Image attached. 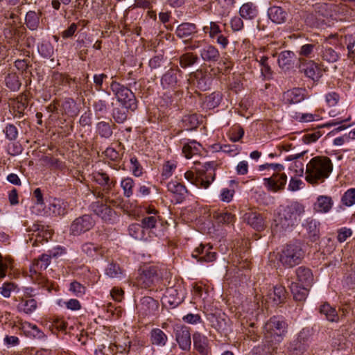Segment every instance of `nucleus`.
I'll return each instance as SVG.
<instances>
[{
	"label": "nucleus",
	"mask_w": 355,
	"mask_h": 355,
	"mask_svg": "<svg viewBox=\"0 0 355 355\" xmlns=\"http://www.w3.org/2000/svg\"><path fill=\"white\" fill-rule=\"evenodd\" d=\"M333 171V163L327 156L313 157L306 166L305 180L313 185L323 182Z\"/></svg>",
	"instance_id": "nucleus-1"
},
{
	"label": "nucleus",
	"mask_w": 355,
	"mask_h": 355,
	"mask_svg": "<svg viewBox=\"0 0 355 355\" xmlns=\"http://www.w3.org/2000/svg\"><path fill=\"white\" fill-rule=\"evenodd\" d=\"M305 212L304 206L293 201L286 206H281L275 219L276 226L282 230H286L297 225Z\"/></svg>",
	"instance_id": "nucleus-2"
},
{
	"label": "nucleus",
	"mask_w": 355,
	"mask_h": 355,
	"mask_svg": "<svg viewBox=\"0 0 355 355\" xmlns=\"http://www.w3.org/2000/svg\"><path fill=\"white\" fill-rule=\"evenodd\" d=\"M216 166L215 162H206L202 168L196 170V174L192 171H187L184 178L198 188L207 189L215 180Z\"/></svg>",
	"instance_id": "nucleus-3"
},
{
	"label": "nucleus",
	"mask_w": 355,
	"mask_h": 355,
	"mask_svg": "<svg viewBox=\"0 0 355 355\" xmlns=\"http://www.w3.org/2000/svg\"><path fill=\"white\" fill-rule=\"evenodd\" d=\"M305 256V251L299 243H288L278 252V261L284 268H292L299 265Z\"/></svg>",
	"instance_id": "nucleus-4"
},
{
	"label": "nucleus",
	"mask_w": 355,
	"mask_h": 355,
	"mask_svg": "<svg viewBox=\"0 0 355 355\" xmlns=\"http://www.w3.org/2000/svg\"><path fill=\"white\" fill-rule=\"evenodd\" d=\"M287 329L288 324L284 320L279 316H272L263 326V340L279 345L287 332Z\"/></svg>",
	"instance_id": "nucleus-5"
},
{
	"label": "nucleus",
	"mask_w": 355,
	"mask_h": 355,
	"mask_svg": "<svg viewBox=\"0 0 355 355\" xmlns=\"http://www.w3.org/2000/svg\"><path fill=\"white\" fill-rule=\"evenodd\" d=\"M110 89L117 101L126 110L135 111L137 109V101L131 89L116 80L112 81Z\"/></svg>",
	"instance_id": "nucleus-6"
},
{
	"label": "nucleus",
	"mask_w": 355,
	"mask_h": 355,
	"mask_svg": "<svg viewBox=\"0 0 355 355\" xmlns=\"http://www.w3.org/2000/svg\"><path fill=\"white\" fill-rule=\"evenodd\" d=\"M162 278L161 269L158 266H143L138 270L135 284L141 288H148Z\"/></svg>",
	"instance_id": "nucleus-7"
},
{
	"label": "nucleus",
	"mask_w": 355,
	"mask_h": 355,
	"mask_svg": "<svg viewBox=\"0 0 355 355\" xmlns=\"http://www.w3.org/2000/svg\"><path fill=\"white\" fill-rule=\"evenodd\" d=\"M182 71L178 67L171 68L161 78V85L164 89L174 91L180 87Z\"/></svg>",
	"instance_id": "nucleus-8"
},
{
	"label": "nucleus",
	"mask_w": 355,
	"mask_h": 355,
	"mask_svg": "<svg viewBox=\"0 0 355 355\" xmlns=\"http://www.w3.org/2000/svg\"><path fill=\"white\" fill-rule=\"evenodd\" d=\"M95 225V220L88 214L76 218L70 225V234L79 236L92 230Z\"/></svg>",
	"instance_id": "nucleus-9"
},
{
	"label": "nucleus",
	"mask_w": 355,
	"mask_h": 355,
	"mask_svg": "<svg viewBox=\"0 0 355 355\" xmlns=\"http://www.w3.org/2000/svg\"><path fill=\"white\" fill-rule=\"evenodd\" d=\"M137 309L139 317L153 316L158 313L159 302L151 297L145 296L140 300L137 305Z\"/></svg>",
	"instance_id": "nucleus-10"
},
{
	"label": "nucleus",
	"mask_w": 355,
	"mask_h": 355,
	"mask_svg": "<svg viewBox=\"0 0 355 355\" xmlns=\"http://www.w3.org/2000/svg\"><path fill=\"white\" fill-rule=\"evenodd\" d=\"M287 176L284 173H274L271 177L263 178V184L269 191L278 192L284 189Z\"/></svg>",
	"instance_id": "nucleus-11"
},
{
	"label": "nucleus",
	"mask_w": 355,
	"mask_h": 355,
	"mask_svg": "<svg viewBox=\"0 0 355 355\" xmlns=\"http://www.w3.org/2000/svg\"><path fill=\"white\" fill-rule=\"evenodd\" d=\"M173 332L175 340L178 343L180 348L184 351H189L191 345L189 327L182 324H177L174 327Z\"/></svg>",
	"instance_id": "nucleus-12"
},
{
	"label": "nucleus",
	"mask_w": 355,
	"mask_h": 355,
	"mask_svg": "<svg viewBox=\"0 0 355 355\" xmlns=\"http://www.w3.org/2000/svg\"><path fill=\"white\" fill-rule=\"evenodd\" d=\"M63 250L61 248H58L55 251H49V254H42L38 259H35L30 268L31 272H41L49 266L51 259L61 254Z\"/></svg>",
	"instance_id": "nucleus-13"
},
{
	"label": "nucleus",
	"mask_w": 355,
	"mask_h": 355,
	"mask_svg": "<svg viewBox=\"0 0 355 355\" xmlns=\"http://www.w3.org/2000/svg\"><path fill=\"white\" fill-rule=\"evenodd\" d=\"M166 188L167 191L170 193L175 203L182 202L189 193L184 184L175 180L168 182Z\"/></svg>",
	"instance_id": "nucleus-14"
},
{
	"label": "nucleus",
	"mask_w": 355,
	"mask_h": 355,
	"mask_svg": "<svg viewBox=\"0 0 355 355\" xmlns=\"http://www.w3.org/2000/svg\"><path fill=\"white\" fill-rule=\"evenodd\" d=\"M90 207L91 210L105 222L112 223L114 221L116 213L109 205L97 201L92 202Z\"/></svg>",
	"instance_id": "nucleus-15"
},
{
	"label": "nucleus",
	"mask_w": 355,
	"mask_h": 355,
	"mask_svg": "<svg viewBox=\"0 0 355 355\" xmlns=\"http://www.w3.org/2000/svg\"><path fill=\"white\" fill-rule=\"evenodd\" d=\"M212 248V246L209 244H200L195 249L192 256L197 259L198 261H213L216 260L217 254L211 251Z\"/></svg>",
	"instance_id": "nucleus-16"
},
{
	"label": "nucleus",
	"mask_w": 355,
	"mask_h": 355,
	"mask_svg": "<svg viewBox=\"0 0 355 355\" xmlns=\"http://www.w3.org/2000/svg\"><path fill=\"white\" fill-rule=\"evenodd\" d=\"M306 98V89L295 87L283 94V101L286 104L291 105L302 102Z\"/></svg>",
	"instance_id": "nucleus-17"
},
{
	"label": "nucleus",
	"mask_w": 355,
	"mask_h": 355,
	"mask_svg": "<svg viewBox=\"0 0 355 355\" xmlns=\"http://www.w3.org/2000/svg\"><path fill=\"white\" fill-rule=\"evenodd\" d=\"M194 348L200 355H209L211 352L209 340L207 336L199 332L193 335Z\"/></svg>",
	"instance_id": "nucleus-18"
},
{
	"label": "nucleus",
	"mask_w": 355,
	"mask_h": 355,
	"mask_svg": "<svg viewBox=\"0 0 355 355\" xmlns=\"http://www.w3.org/2000/svg\"><path fill=\"white\" fill-rule=\"evenodd\" d=\"M301 71L304 75L313 81H318L321 77V72L318 65L313 60H305L300 66Z\"/></svg>",
	"instance_id": "nucleus-19"
},
{
	"label": "nucleus",
	"mask_w": 355,
	"mask_h": 355,
	"mask_svg": "<svg viewBox=\"0 0 355 355\" xmlns=\"http://www.w3.org/2000/svg\"><path fill=\"white\" fill-rule=\"evenodd\" d=\"M244 218L249 225L257 231H261L266 227L265 219L260 213L256 211L246 213Z\"/></svg>",
	"instance_id": "nucleus-20"
},
{
	"label": "nucleus",
	"mask_w": 355,
	"mask_h": 355,
	"mask_svg": "<svg viewBox=\"0 0 355 355\" xmlns=\"http://www.w3.org/2000/svg\"><path fill=\"white\" fill-rule=\"evenodd\" d=\"M69 205L67 202L60 198H53L50 200L48 209L55 216H64L67 212Z\"/></svg>",
	"instance_id": "nucleus-21"
},
{
	"label": "nucleus",
	"mask_w": 355,
	"mask_h": 355,
	"mask_svg": "<svg viewBox=\"0 0 355 355\" xmlns=\"http://www.w3.org/2000/svg\"><path fill=\"white\" fill-rule=\"evenodd\" d=\"M200 57L207 62H216L219 60L220 55L218 49L211 45L207 44L200 50Z\"/></svg>",
	"instance_id": "nucleus-22"
},
{
	"label": "nucleus",
	"mask_w": 355,
	"mask_h": 355,
	"mask_svg": "<svg viewBox=\"0 0 355 355\" xmlns=\"http://www.w3.org/2000/svg\"><path fill=\"white\" fill-rule=\"evenodd\" d=\"M278 346V344L263 340L262 345H258L252 349L251 355H276Z\"/></svg>",
	"instance_id": "nucleus-23"
},
{
	"label": "nucleus",
	"mask_w": 355,
	"mask_h": 355,
	"mask_svg": "<svg viewBox=\"0 0 355 355\" xmlns=\"http://www.w3.org/2000/svg\"><path fill=\"white\" fill-rule=\"evenodd\" d=\"M269 19L274 23L280 24L286 22L288 13L280 6H272L268 10Z\"/></svg>",
	"instance_id": "nucleus-24"
},
{
	"label": "nucleus",
	"mask_w": 355,
	"mask_h": 355,
	"mask_svg": "<svg viewBox=\"0 0 355 355\" xmlns=\"http://www.w3.org/2000/svg\"><path fill=\"white\" fill-rule=\"evenodd\" d=\"M82 252L89 257L94 258L96 255L104 256L105 248L92 242H86L82 245Z\"/></svg>",
	"instance_id": "nucleus-25"
},
{
	"label": "nucleus",
	"mask_w": 355,
	"mask_h": 355,
	"mask_svg": "<svg viewBox=\"0 0 355 355\" xmlns=\"http://www.w3.org/2000/svg\"><path fill=\"white\" fill-rule=\"evenodd\" d=\"M150 343L157 347H164L168 342L167 335L159 328H153L150 332Z\"/></svg>",
	"instance_id": "nucleus-26"
},
{
	"label": "nucleus",
	"mask_w": 355,
	"mask_h": 355,
	"mask_svg": "<svg viewBox=\"0 0 355 355\" xmlns=\"http://www.w3.org/2000/svg\"><path fill=\"white\" fill-rule=\"evenodd\" d=\"M333 200L330 196H319L313 205V209L319 213L329 212L333 206Z\"/></svg>",
	"instance_id": "nucleus-27"
},
{
	"label": "nucleus",
	"mask_w": 355,
	"mask_h": 355,
	"mask_svg": "<svg viewBox=\"0 0 355 355\" xmlns=\"http://www.w3.org/2000/svg\"><path fill=\"white\" fill-rule=\"evenodd\" d=\"M259 10L252 2L243 3L239 9L240 16L245 20H253L257 17Z\"/></svg>",
	"instance_id": "nucleus-28"
},
{
	"label": "nucleus",
	"mask_w": 355,
	"mask_h": 355,
	"mask_svg": "<svg viewBox=\"0 0 355 355\" xmlns=\"http://www.w3.org/2000/svg\"><path fill=\"white\" fill-rule=\"evenodd\" d=\"M213 218L218 225H234L236 220L235 215L224 210H217L213 212Z\"/></svg>",
	"instance_id": "nucleus-29"
},
{
	"label": "nucleus",
	"mask_w": 355,
	"mask_h": 355,
	"mask_svg": "<svg viewBox=\"0 0 355 355\" xmlns=\"http://www.w3.org/2000/svg\"><path fill=\"white\" fill-rule=\"evenodd\" d=\"M297 278L299 282L303 286H309L313 282V274L311 270L304 266H300L295 270Z\"/></svg>",
	"instance_id": "nucleus-30"
},
{
	"label": "nucleus",
	"mask_w": 355,
	"mask_h": 355,
	"mask_svg": "<svg viewBox=\"0 0 355 355\" xmlns=\"http://www.w3.org/2000/svg\"><path fill=\"white\" fill-rule=\"evenodd\" d=\"M198 31L195 24L184 22L180 24L176 29L175 33L180 38L188 37Z\"/></svg>",
	"instance_id": "nucleus-31"
},
{
	"label": "nucleus",
	"mask_w": 355,
	"mask_h": 355,
	"mask_svg": "<svg viewBox=\"0 0 355 355\" xmlns=\"http://www.w3.org/2000/svg\"><path fill=\"white\" fill-rule=\"evenodd\" d=\"M319 312L324 315L326 319L331 322H338L339 321L337 311L327 302H324L320 306Z\"/></svg>",
	"instance_id": "nucleus-32"
},
{
	"label": "nucleus",
	"mask_w": 355,
	"mask_h": 355,
	"mask_svg": "<svg viewBox=\"0 0 355 355\" xmlns=\"http://www.w3.org/2000/svg\"><path fill=\"white\" fill-rule=\"evenodd\" d=\"M128 233L132 238L140 240L146 241L148 239V234H146V230L141 224L132 223L128 227Z\"/></svg>",
	"instance_id": "nucleus-33"
},
{
	"label": "nucleus",
	"mask_w": 355,
	"mask_h": 355,
	"mask_svg": "<svg viewBox=\"0 0 355 355\" xmlns=\"http://www.w3.org/2000/svg\"><path fill=\"white\" fill-rule=\"evenodd\" d=\"M295 53L291 51H284L278 56L279 66L284 70L289 69L293 64Z\"/></svg>",
	"instance_id": "nucleus-34"
},
{
	"label": "nucleus",
	"mask_w": 355,
	"mask_h": 355,
	"mask_svg": "<svg viewBox=\"0 0 355 355\" xmlns=\"http://www.w3.org/2000/svg\"><path fill=\"white\" fill-rule=\"evenodd\" d=\"M287 292L284 286L276 285L273 287L272 292L269 293V298L272 300L275 304L284 303L286 299Z\"/></svg>",
	"instance_id": "nucleus-35"
},
{
	"label": "nucleus",
	"mask_w": 355,
	"mask_h": 355,
	"mask_svg": "<svg viewBox=\"0 0 355 355\" xmlns=\"http://www.w3.org/2000/svg\"><path fill=\"white\" fill-rule=\"evenodd\" d=\"M31 277L38 285L46 288L49 292L53 290L57 291L55 283L50 282L41 272H31Z\"/></svg>",
	"instance_id": "nucleus-36"
},
{
	"label": "nucleus",
	"mask_w": 355,
	"mask_h": 355,
	"mask_svg": "<svg viewBox=\"0 0 355 355\" xmlns=\"http://www.w3.org/2000/svg\"><path fill=\"white\" fill-rule=\"evenodd\" d=\"M37 307V301L35 299H25L21 298L17 306V309L19 312H23L26 314H31L36 310Z\"/></svg>",
	"instance_id": "nucleus-37"
},
{
	"label": "nucleus",
	"mask_w": 355,
	"mask_h": 355,
	"mask_svg": "<svg viewBox=\"0 0 355 355\" xmlns=\"http://www.w3.org/2000/svg\"><path fill=\"white\" fill-rule=\"evenodd\" d=\"M42 12L33 10L28 11L26 15L25 24L26 26L32 31L37 29L40 25V19Z\"/></svg>",
	"instance_id": "nucleus-38"
},
{
	"label": "nucleus",
	"mask_w": 355,
	"mask_h": 355,
	"mask_svg": "<svg viewBox=\"0 0 355 355\" xmlns=\"http://www.w3.org/2000/svg\"><path fill=\"white\" fill-rule=\"evenodd\" d=\"M202 146L200 143L192 140L184 144L182 148V153L187 159H190L193 155L200 153Z\"/></svg>",
	"instance_id": "nucleus-39"
},
{
	"label": "nucleus",
	"mask_w": 355,
	"mask_h": 355,
	"mask_svg": "<svg viewBox=\"0 0 355 355\" xmlns=\"http://www.w3.org/2000/svg\"><path fill=\"white\" fill-rule=\"evenodd\" d=\"M318 225V223L313 219H309L306 221V228L308 237L311 242H315L320 239Z\"/></svg>",
	"instance_id": "nucleus-40"
},
{
	"label": "nucleus",
	"mask_w": 355,
	"mask_h": 355,
	"mask_svg": "<svg viewBox=\"0 0 355 355\" xmlns=\"http://www.w3.org/2000/svg\"><path fill=\"white\" fill-rule=\"evenodd\" d=\"M105 275L112 279H120L124 276V270L119 264L112 261L105 268Z\"/></svg>",
	"instance_id": "nucleus-41"
},
{
	"label": "nucleus",
	"mask_w": 355,
	"mask_h": 355,
	"mask_svg": "<svg viewBox=\"0 0 355 355\" xmlns=\"http://www.w3.org/2000/svg\"><path fill=\"white\" fill-rule=\"evenodd\" d=\"M290 288L296 301H303L308 295L309 291L306 286H300L299 283L292 282Z\"/></svg>",
	"instance_id": "nucleus-42"
},
{
	"label": "nucleus",
	"mask_w": 355,
	"mask_h": 355,
	"mask_svg": "<svg viewBox=\"0 0 355 355\" xmlns=\"http://www.w3.org/2000/svg\"><path fill=\"white\" fill-rule=\"evenodd\" d=\"M21 329L28 336L37 338H42L45 336L44 334L37 327V325L28 322L22 324Z\"/></svg>",
	"instance_id": "nucleus-43"
},
{
	"label": "nucleus",
	"mask_w": 355,
	"mask_h": 355,
	"mask_svg": "<svg viewBox=\"0 0 355 355\" xmlns=\"http://www.w3.org/2000/svg\"><path fill=\"white\" fill-rule=\"evenodd\" d=\"M62 114L73 116L77 114L76 103L71 98H67L62 104Z\"/></svg>",
	"instance_id": "nucleus-44"
},
{
	"label": "nucleus",
	"mask_w": 355,
	"mask_h": 355,
	"mask_svg": "<svg viewBox=\"0 0 355 355\" xmlns=\"http://www.w3.org/2000/svg\"><path fill=\"white\" fill-rule=\"evenodd\" d=\"M199 60L198 56L191 52L183 53L179 58L180 65L182 68L186 69L193 66L198 62Z\"/></svg>",
	"instance_id": "nucleus-45"
},
{
	"label": "nucleus",
	"mask_w": 355,
	"mask_h": 355,
	"mask_svg": "<svg viewBox=\"0 0 355 355\" xmlns=\"http://www.w3.org/2000/svg\"><path fill=\"white\" fill-rule=\"evenodd\" d=\"M199 125L198 117L196 114L184 116L182 119V127L186 130H192L198 128Z\"/></svg>",
	"instance_id": "nucleus-46"
},
{
	"label": "nucleus",
	"mask_w": 355,
	"mask_h": 355,
	"mask_svg": "<svg viewBox=\"0 0 355 355\" xmlns=\"http://www.w3.org/2000/svg\"><path fill=\"white\" fill-rule=\"evenodd\" d=\"M320 56L324 61L329 63H334L338 60V53L331 47L322 48Z\"/></svg>",
	"instance_id": "nucleus-47"
},
{
	"label": "nucleus",
	"mask_w": 355,
	"mask_h": 355,
	"mask_svg": "<svg viewBox=\"0 0 355 355\" xmlns=\"http://www.w3.org/2000/svg\"><path fill=\"white\" fill-rule=\"evenodd\" d=\"M6 86L12 91H17L21 87V81L15 73H8L5 78Z\"/></svg>",
	"instance_id": "nucleus-48"
},
{
	"label": "nucleus",
	"mask_w": 355,
	"mask_h": 355,
	"mask_svg": "<svg viewBox=\"0 0 355 355\" xmlns=\"http://www.w3.org/2000/svg\"><path fill=\"white\" fill-rule=\"evenodd\" d=\"M33 230L37 232L35 242L42 243L43 241H48L52 236L51 231H44V227H42L39 224H34L33 226Z\"/></svg>",
	"instance_id": "nucleus-49"
},
{
	"label": "nucleus",
	"mask_w": 355,
	"mask_h": 355,
	"mask_svg": "<svg viewBox=\"0 0 355 355\" xmlns=\"http://www.w3.org/2000/svg\"><path fill=\"white\" fill-rule=\"evenodd\" d=\"M135 181L131 178H123L121 182V187L123 189V195L126 198H130L133 194V188Z\"/></svg>",
	"instance_id": "nucleus-50"
},
{
	"label": "nucleus",
	"mask_w": 355,
	"mask_h": 355,
	"mask_svg": "<svg viewBox=\"0 0 355 355\" xmlns=\"http://www.w3.org/2000/svg\"><path fill=\"white\" fill-rule=\"evenodd\" d=\"M96 130L101 137L109 138L112 135V129L110 124L105 121H101L97 123Z\"/></svg>",
	"instance_id": "nucleus-51"
},
{
	"label": "nucleus",
	"mask_w": 355,
	"mask_h": 355,
	"mask_svg": "<svg viewBox=\"0 0 355 355\" xmlns=\"http://www.w3.org/2000/svg\"><path fill=\"white\" fill-rule=\"evenodd\" d=\"M229 138L232 142L240 141L244 135L243 128L238 125L231 128L228 133Z\"/></svg>",
	"instance_id": "nucleus-52"
},
{
	"label": "nucleus",
	"mask_w": 355,
	"mask_h": 355,
	"mask_svg": "<svg viewBox=\"0 0 355 355\" xmlns=\"http://www.w3.org/2000/svg\"><path fill=\"white\" fill-rule=\"evenodd\" d=\"M93 176L94 180L101 186L110 187L111 184L115 185V182H110V177L106 173L96 172L94 173Z\"/></svg>",
	"instance_id": "nucleus-53"
},
{
	"label": "nucleus",
	"mask_w": 355,
	"mask_h": 355,
	"mask_svg": "<svg viewBox=\"0 0 355 355\" xmlns=\"http://www.w3.org/2000/svg\"><path fill=\"white\" fill-rule=\"evenodd\" d=\"M177 167V162L175 161H166L163 164L162 176L164 179L170 178Z\"/></svg>",
	"instance_id": "nucleus-54"
},
{
	"label": "nucleus",
	"mask_w": 355,
	"mask_h": 355,
	"mask_svg": "<svg viewBox=\"0 0 355 355\" xmlns=\"http://www.w3.org/2000/svg\"><path fill=\"white\" fill-rule=\"evenodd\" d=\"M204 32L208 33L211 39L215 38L221 34V30L218 24L216 22L211 21L209 23V26H205L203 28Z\"/></svg>",
	"instance_id": "nucleus-55"
},
{
	"label": "nucleus",
	"mask_w": 355,
	"mask_h": 355,
	"mask_svg": "<svg viewBox=\"0 0 355 355\" xmlns=\"http://www.w3.org/2000/svg\"><path fill=\"white\" fill-rule=\"evenodd\" d=\"M125 108L114 107L112 111V116L114 121L118 123H123L128 118V114Z\"/></svg>",
	"instance_id": "nucleus-56"
},
{
	"label": "nucleus",
	"mask_w": 355,
	"mask_h": 355,
	"mask_svg": "<svg viewBox=\"0 0 355 355\" xmlns=\"http://www.w3.org/2000/svg\"><path fill=\"white\" fill-rule=\"evenodd\" d=\"M341 201L343 205L347 207L355 204V188L347 190L342 196Z\"/></svg>",
	"instance_id": "nucleus-57"
},
{
	"label": "nucleus",
	"mask_w": 355,
	"mask_h": 355,
	"mask_svg": "<svg viewBox=\"0 0 355 355\" xmlns=\"http://www.w3.org/2000/svg\"><path fill=\"white\" fill-rule=\"evenodd\" d=\"M52 80L55 85L60 86L69 84L71 78L68 75L56 72L53 73Z\"/></svg>",
	"instance_id": "nucleus-58"
},
{
	"label": "nucleus",
	"mask_w": 355,
	"mask_h": 355,
	"mask_svg": "<svg viewBox=\"0 0 355 355\" xmlns=\"http://www.w3.org/2000/svg\"><path fill=\"white\" fill-rule=\"evenodd\" d=\"M6 139L15 141L18 137V129L14 124H7L3 130Z\"/></svg>",
	"instance_id": "nucleus-59"
},
{
	"label": "nucleus",
	"mask_w": 355,
	"mask_h": 355,
	"mask_svg": "<svg viewBox=\"0 0 355 355\" xmlns=\"http://www.w3.org/2000/svg\"><path fill=\"white\" fill-rule=\"evenodd\" d=\"M157 218L156 216H146L141 220V224L146 230H150L156 227L157 223Z\"/></svg>",
	"instance_id": "nucleus-60"
},
{
	"label": "nucleus",
	"mask_w": 355,
	"mask_h": 355,
	"mask_svg": "<svg viewBox=\"0 0 355 355\" xmlns=\"http://www.w3.org/2000/svg\"><path fill=\"white\" fill-rule=\"evenodd\" d=\"M259 64L261 67V71L262 75L266 78H270L272 71L270 65L268 64V58L267 56H262L259 60Z\"/></svg>",
	"instance_id": "nucleus-61"
},
{
	"label": "nucleus",
	"mask_w": 355,
	"mask_h": 355,
	"mask_svg": "<svg viewBox=\"0 0 355 355\" xmlns=\"http://www.w3.org/2000/svg\"><path fill=\"white\" fill-rule=\"evenodd\" d=\"M43 161L46 165L55 169H62L64 166L63 162L60 159L51 156L44 157Z\"/></svg>",
	"instance_id": "nucleus-62"
},
{
	"label": "nucleus",
	"mask_w": 355,
	"mask_h": 355,
	"mask_svg": "<svg viewBox=\"0 0 355 355\" xmlns=\"http://www.w3.org/2000/svg\"><path fill=\"white\" fill-rule=\"evenodd\" d=\"M17 288V285L12 282H5L0 287V293L6 298L11 295V292Z\"/></svg>",
	"instance_id": "nucleus-63"
},
{
	"label": "nucleus",
	"mask_w": 355,
	"mask_h": 355,
	"mask_svg": "<svg viewBox=\"0 0 355 355\" xmlns=\"http://www.w3.org/2000/svg\"><path fill=\"white\" fill-rule=\"evenodd\" d=\"M345 41L348 50L347 57L352 58V55L355 54V37L352 35H345Z\"/></svg>",
	"instance_id": "nucleus-64"
}]
</instances>
